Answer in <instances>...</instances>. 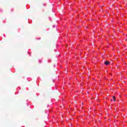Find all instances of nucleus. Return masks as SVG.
I'll use <instances>...</instances> for the list:
<instances>
[{"label":"nucleus","mask_w":127,"mask_h":127,"mask_svg":"<svg viewBox=\"0 0 127 127\" xmlns=\"http://www.w3.org/2000/svg\"><path fill=\"white\" fill-rule=\"evenodd\" d=\"M105 64V65H109V62L106 61Z\"/></svg>","instance_id":"1"},{"label":"nucleus","mask_w":127,"mask_h":127,"mask_svg":"<svg viewBox=\"0 0 127 127\" xmlns=\"http://www.w3.org/2000/svg\"><path fill=\"white\" fill-rule=\"evenodd\" d=\"M113 101H114V102H115V101H116V97L114 96V97H113Z\"/></svg>","instance_id":"2"},{"label":"nucleus","mask_w":127,"mask_h":127,"mask_svg":"<svg viewBox=\"0 0 127 127\" xmlns=\"http://www.w3.org/2000/svg\"><path fill=\"white\" fill-rule=\"evenodd\" d=\"M53 27H55V26H53Z\"/></svg>","instance_id":"3"}]
</instances>
